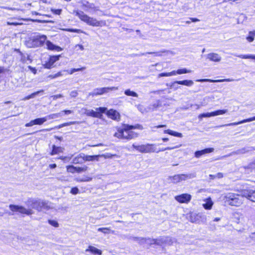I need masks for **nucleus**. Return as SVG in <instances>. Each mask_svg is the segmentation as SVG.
I'll return each mask as SVG.
<instances>
[{
    "label": "nucleus",
    "instance_id": "4be33fe9",
    "mask_svg": "<svg viewBox=\"0 0 255 255\" xmlns=\"http://www.w3.org/2000/svg\"><path fill=\"white\" fill-rule=\"evenodd\" d=\"M84 162V153H81L74 157L72 159L74 164H82Z\"/></svg>",
    "mask_w": 255,
    "mask_h": 255
},
{
    "label": "nucleus",
    "instance_id": "6e6d98bb",
    "mask_svg": "<svg viewBox=\"0 0 255 255\" xmlns=\"http://www.w3.org/2000/svg\"><path fill=\"white\" fill-rule=\"evenodd\" d=\"M246 39L248 40V41H249V42H251L254 41V36L252 34H249V35L247 37Z\"/></svg>",
    "mask_w": 255,
    "mask_h": 255
},
{
    "label": "nucleus",
    "instance_id": "b1692460",
    "mask_svg": "<svg viewBox=\"0 0 255 255\" xmlns=\"http://www.w3.org/2000/svg\"><path fill=\"white\" fill-rule=\"evenodd\" d=\"M52 204L48 201H42V204L41 206V211H46L49 210L50 209H52Z\"/></svg>",
    "mask_w": 255,
    "mask_h": 255
},
{
    "label": "nucleus",
    "instance_id": "a211bd4d",
    "mask_svg": "<svg viewBox=\"0 0 255 255\" xmlns=\"http://www.w3.org/2000/svg\"><path fill=\"white\" fill-rule=\"evenodd\" d=\"M214 150V149L213 148L211 147V148H206V149H203L201 150L196 151L195 152V156L196 158H199L203 155H204L206 153H211V152H213Z\"/></svg>",
    "mask_w": 255,
    "mask_h": 255
},
{
    "label": "nucleus",
    "instance_id": "5701e85b",
    "mask_svg": "<svg viewBox=\"0 0 255 255\" xmlns=\"http://www.w3.org/2000/svg\"><path fill=\"white\" fill-rule=\"evenodd\" d=\"M207 58L211 61L214 62H219L221 60V57L217 53H211L208 54Z\"/></svg>",
    "mask_w": 255,
    "mask_h": 255
},
{
    "label": "nucleus",
    "instance_id": "603ef678",
    "mask_svg": "<svg viewBox=\"0 0 255 255\" xmlns=\"http://www.w3.org/2000/svg\"><path fill=\"white\" fill-rule=\"evenodd\" d=\"M67 31H68L69 32H77V33H79L84 32L82 30H81V29H79L70 28V29H67Z\"/></svg>",
    "mask_w": 255,
    "mask_h": 255
},
{
    "label": "nucleus",
    "instance_id": "e433bc0d",
    "mask_svg": "<svg viewBox=\"0 0 255 255\" xmlns=\"http://www.w3.org/2000/svg\"><path fill=\"white\" fill-rule=\"evenodd\" d=\"M192 72V71L191 70H187L186 68L180 69L177 70V74H182L186 73H189Z\"/></svg>",
    "mask_w": 255,
    "mask_h": 255
},
{
    "label": "nucleus",
    "instance_id": "f257e3e1",
    "mask_svg": "<svg viewBox=\"0 0 255 255\" xmlns=\"http://www.w3.org/2000/svg\"><path fill=\"white\" fill-rule=\"evenodd\" d=\"M129 125L123 124L122 128L118 127L117 131L115 133L114 136L119 139L130 140L138 136V133L131 130L129 127Z\"/></svg>",
    "mask_w": 255,
    "mask_h": 255
},
{
    "label": "nucleus",
    "instance_id": "6e6552de",
    "mask_svg": "<svg viewBox=\"0 0 255 255\" xmlns=\"http://www.w3.org/2000/svg\"><path fill=\"white\" fill-rule=\"evenodd\" d=\"M81 19L87 24L95 26H102L106 25L105 21L97 20L94 17H80Z\"/></svg>",
    "mask_w": 255,
    "mask_h": 255
},
{
    "label": "nucleus",
    "instance_id": "864d4df0",
    "mask_svg": "<svg viewBox=\"0 0 255 255\" xmlns=\"http://www.w3.org/2000/svg\"><path fill=\"white\" fill-rule=\"evenodd\" d=\"M141 240L143 241H144L145 242L149 241V242H150L149 243L151 244H159V243H157V241L154 240H151L150 239H143V238Z\"/></svg>",
    "mask_w": 255,
    "mask_h": 255
},
{
    "label": "nucleus",
    "instance_id": "0e129e2a",
    "mask_svg": "<svg viewBox=\"0 0 255 255\" xmlns=\"http://www.w3.org/2000/svg\"><path fill=\"white\" fill-rule=\"evenodd\" d=\"M28 69H30V70L31 71V72H32L33 73H34V74H35L36 73V71H37V70H36V69L35 68L31 67V66H28Z\"/></svg>",
    "mask_w": 255,
    "mask_h": 255
},
{
    "label": "nucleus",
    "instance_id": "393cba45",
    "mask_svg": "<svg viewBox=\"0 0 255 255\" xmlns=\"http://www.w3.org/2000/svg\"><path fill=\"white\" fill-rule=\"evenodd\" d=\"M20 55V61L23 63L28 64L32 62V60L29 58V56L27 54H24L21 53Z\"/></svg>",
    "mask_w": 255,
    "mask_h": 255
},
{
    "label": "nucleus",
    "instance_id": "c85d7f7f",
    "mask_svg": "<svg viewBox=\"0 0 255 255\" xmlns=\"http://www.w3.org/2000/svg\"><path fill=\"white\" fill-rule=\"evenodd\" d=\"M164 133H168L170 135H173L174 136L181 137H182V134L181 133L177 132L174 131H173L170 129H167L164 131Z\"/></svg>",
    "mask_w": 255,
    "mask_h": 255
},
{
    "label": "nucleus",
    "instance_id": "13d9d810",
    "mask_svg": "<svg viewBox=\"0 0 255 255\" xmlns=\"http://www.w3.org/2000/svg\"><path fill=\"white\" fill-rule=\"evenodd\" d=\"M181 146V144H179V145H176V146H173V147H165V149H166V150H171V149H174L175 148H179Z\"/></svg>",
    "mask_w": 255,
    "mask_h": 255
},
{
    "label": "nucleus",
    "instance_id": "49530a36",
    "mask_svg": "<svg viewBox=\"0 0 255 255\" xmlns=\"http://www.w3.org/2000/svg\"><path fill=\"white\" fill-rule=\"evenodd\" d=\"M128 127L130 128L131 130L133 129H139L141 130L143 129V127L139 124H137L135 126L129 125Z\"/></svg>",
    "mask_w": 255,
    "mask_h": 255
},
{
    "label": "nucleus",
    "instance_id": "69168bd1",
    "mask_svg": "<svg viewBox=\"0 0 255 255\" xmlns=\"http://www.w3.org/2000/svg\"><path fill=\"white\" fill-rule=\"evenodd\" d=\"M86 69L85 67H83L82 68H73V71H74V72H78L80 71H83Z\"/></svg>",
    "mask_w": 255,
    "mask_h": 255
},
{
    "label": "nucleus",
    "instance_id": "a18cd8bd",
    "mask_svg": "<svg viewBox=\"0 0 255 255\" xmlns=\"http://www.w3.org/2000/svg\"><path fill=\"white\" fill-rule=\"evenodd\" d=\"M98 231L104 234H109L110 233V229L108 228H100L98 229Z\"/></svg>",
    "mask_w": 255,
    "mask_h": 255
},
{
    "label": "nucleus",
    "instance_id": "09e8293b",
    "mask_svg": "<svg viewBox=\"0 0 255 255\" xmlns=\"http://www.w3.org/2000/svg\"><path fill=\"white\" fill-rule=\"evenodd\" d=\"M48 223L50 225L55 227H57L59 225L58 222L55 220H49Z\"/></svg>",
    "mask_w": 255,
    "mask_h": 255
},
{
    "label": "nucleus",
    "instance_id": "3c124183",
    "mask_svg": "<svg viewBox=\"0 0 255 255\" xmlns=\"http://www.w3.org/2000/svg\"><path fill=\"white\" fill-rule=\"evenodd\" d=\"M79 192V189L77 187H73L70 191V193L72 194L76 195Z\"/></svg>",
    "mask_w": 255,
    "mask_h": 255
},
{
    "label": "nucleus",
    "instance_id": "ddd939ff",
    "mask_svg": "<svg viewBox=\"0 0 255 255\" xmlns=\"http://www.w3.org/2000/svg\"><path fill=\"white\" fill-rule=\"evenodd\" d=\"M107 116L113 120L119 122L121 120L120 114L116 110L110 109L106 113Z\"/></svg>",
    "mask_w": 255,
    "mask_h": 255
},
{
    "label": "nucleus",
    "instance_id": "c9c22d12",
    "mask_svg": "<svg viewBox=\"0 0 255 255\" xmlns=\"http://www.w3.org/2000/svg\"><path fill=\"white\" fill-rule=\"evenodd\" d=\"M228 111L227 110H217L216 111L213 112V116H216L220 115H223L227 113Z\"/></svg>",
    "mask_w": 255,
    "mask_h": 255
},
{
    "label": "nucleus",
    "instance_id": "e2e57ef3",
    "mask_svg": "<svg viewBox=\"0 0 255 255\" xmlns=\"http://www.w3.org/2000/svg\"><path fill=\"white\" fill-rule=\"evenodd\" d=\"M92 180V178L91 177H88L87 179H79V180H77V181H80V182H87V181H90Z\"/></svg>",
    "mask_w": 255,
    "mask_h": 255
},
{
    "label": "nucleus",
    "instance_id": "c03bdc74",
    "mask_svg": "<svg viewBox=\"0 0 255 255\" xmlns=\"http://www.w3.org/2000/svg\"><path fill=\"white\" fill-rule=\"evenodd\" d=\"M21 19H18V21H8L7 24L8 25H18L22 24V22H21Z\"/></svg>",
    "mask_w": 255,
    "mask_h": 255
},
{
    "label": "nucleus",
    "instance_id": "ea45409f",
    "mask_svg": "<svg viewBox=\"0 0 255 255\" xmlns=\"http://www.w3.org/2000/svg\"><path fill=\"white\" fill-rule=\"evenodd\" d=\"M80 122H79V121H73V122H68V123H64L61 125H60L59 126V128H60L61 127H65V126H70L71 125H75V124H79Z\"/></svg>",
    "mask_w": 255,
    "mask_h": 255
},
{
    "label": "nucleus",
    "instance_id": "dca6fc26",
    "mask_svg": "<svg viewBox=\"0 0 255 255\" xmlns=\"http://www.w3.org/2000/svg\"><path fill=\"white\" fill-rule=\"evenodd\" d=\"M59 57L60 55L51 56L48 61L44 64V67L47 69H50L53 66L54 63L59 60Z\"/></svg>",
    "mask_w": 255,
    "mask_h": 255
},
{
    "label": "nucleus",
    "instance_id": "bb28decb",
    "mask_svg": "<svg viewBox=\"0 0 255 255\" xmlns=\"http://www.w3.org/2000/svg\"><path fill=\"white\" fill-rule=\"evenodd\" d=\"M86 252H90L94 254L98 255H102V251L101 250L92 246H89L88 249L86 250Z\"/></svg>",
    "mask_w": 255,
    "mask_h": 255
},
{
    "label": "nucleus",
    "instance_id": "f704fd0d",
    "mask_svg": "<svg viewBox=\"0 0 255 255\" xmlns=\"http://www.w3.org/2000/svg\"><path fill=\"white\" fill-rule=\"evenodd\" d=\"M41 92H43V90H41L40 91L34 92V93L31 94V95H28V96L25 97L23 99V100H29V99H31V98H33L36 95H38L39 93H41Z\"/></svg>",
    "mask_w": 255,
    "mask_h": 255
},
{
    "label": "nucleus",
    "instance_id": "f03ea898",
    "mask_svg": "<svg viewBox=\"0 0 255 255\" xmlns=\"http://www.w3.org/2000/svg\"><path fill=\"white\" fill-rule=\"evenodd\" d=\"M47 39L44 35L35 34L30 36L25 41V45L29 48L36 47L42 46Z\"/></svg>",
    "mask_w": 255,
    "mask_h": 255
},
{
    "label": "nucleus",
    "instance_id": "412c9836",
    "mask_svg": "<svg viewBox=\"0 0 255 255\" xmlns=\"http://www.w3.org/2000/svg\"><path fill=\"white\" fill-rule=\"evenodd\" d=\"M82 6L83 9L89 11L90 12H92L93 11L95 10L94 4L86 1L82 2Z\"/></svg>",
    "mask_w": 255,
    "mask_h": 255
},
{
    "label": "nucleus",
    "instance_id": "de8ad7c7",
    "mask_svg": "<svg viewBox=\"0 0 255 255\" xmlns=\"http://www.w3.org/2000/svg\"><path fill=\"white\" fill-rule=\"evenodd\" d=\"M53 14L55 15H60L61 14L62 10L61 9H51Z\"/></svg>",
    "mask_w": 255,
    "mask_h": 255
},
{
    "label": "nucleus",
    "instance_id": "0eeeda50",
    "mask_svg": "<svg viewBox=\"0 0 255 255\" xmlns=\"http://www.w3.org/2000/svg\"><path fill=\"white\" fill-rule=\"evenodd\" d=\"M9 208L13 212H18L27 215H30L33 214V211L31 209H27L21 206L11 204L9 206Z\"/></svg>",
    "mask_w": 255,
    "mask_h": 255
},
{
    "label": "nucleus",
    "instance_id": "aec40b11",
    "mask_svg": "<svg viewBox=\"0 0 255 255\" xmlns=\"http://www.w3.org/2000/svg\"><path fill=\"white\" fill-rule=\"evenodd\" d=\"M234 79H223L221 80H211L209 79H203L197 80L196 81L204 82H232L234 81Z\"/></svg>",
    "mask_w": 255,
    "mask_h": 255
},
{
    "label": "nucleus",
    "instance_id": "79ce46f5",
    "mask_svg": "<svg viewBox=\"0 0 255 255\" xmlns=\"http://www.w3.org/2000/svg\"><path fill=\"white\" fill-rule=\"evenodd\" d=\"M67 171L68 172L74 173L76 172V166L73 165H68L66 166Z\"/></svg>",
    "mask_w": 255,
    "mask_h": 255
},
{
    "label": "nucleus",
    "instance_id": "a19ab883",
    "mask_svg": "<svg viewBox=\"0 0 255 255\" xmlns=\"http://www.w3.org/2000/svg\"><path fill=\"white\" fill-rule=\"evenodd\" d=\"M60 117H61V113L51 114V115L47 116L46 117H47V120H48V119H53L58 118Z\"/></svg>",
    "mask_w": 255,
    "mask_h": 255
},
{
    "label": "nucleus",
    "instance_id": "4d7b16f0",
    "mask_svg": "<svg viewBox=\"0 0 255 255\" xmlns=\"http://www.w3.org/2000/svg\"><path fill=\"white\" fill-rule=\"evenodd\" d=\"M35 122H34V120H32L29 123H28L27 124H25V127H32L33 126V125H35Z\"/></svg>",
    "mask_w": 255,
    "mask_h": 255
},
{
    "label": "nucleus",
    "instance_id": "a878e982",
    "mask_svg": "<svg viewBox=\"0 0 255 255\" xmlns=\"http://www.w3.org/2000/svg\"><path fill=\"white\" fill-rule=\"evenodd\" d=\"M64 148L59 146H56L55 145L52 146V150L50 154L51 155H53L59 153H62L63 152Z\"/></svg>",
    "mask_w": 255,
    "mask_h": 255
},
{
    "label": "nucleus",
    "instance_id": "72a5a7b5",
    "mask_svg": "<svg viewBox=\"0 0 255 255\" xmlns=\"http://www.w3.org/2000/svg\"><path fill=\"white\" fill-rule=\"evenodd\" d=\"M65 72V70L59 71L55 74L49 75L48 76V78H50V79H55L57 77L63 76Z\"/></svg>",
    "mask_w": 255,
    "mask_h": 255
},
{
    "label": "nucleus",
    "instance_id": "9d476101",
    "mask_svg": "<svg viewBox=\"0 0 255 255\" xmlns=\"http://www.w3.org/2000/svg\"><path fill=\"white\" fill-rule=\"evenodd\" d=\"M241 193L242 197H246L250 201L255 202V190H243Z\"/></svg>",
    "mask_w": 255,
    "mask_h": 255
},
{
    "label": "nucleus",
    "instance_id": "5fc2aeb1",
    "mask_svg": "<svg viewBox=\"0 0 255 255\" xmlns=\"http://www.w3.org/2000/svg\"><path fill=\"white\" fill-rule=\"evenodd\" d=\"M78 92L77 91L74 90L70 92V95L72 98H75L76 97L78 96Z\"/></svg>",
    "mask_w": 255,
    "mask_h": 255
},
{
    "label": "nucleus",
    "instance_id": "338daca9",
    "mask_svg": "<svg viewBox=\"0 0 255 255\" xmlns=\"http://www.w3.org/2000/svg\"><path fill=\"white\" fill-rule=\"evenodd\" d=\"M163 76L168 77V73H161L158 74V78L163 77Z\"/></svg>",
    "mask_w": 255,
    "mask_h": 255
},
{
    "label": "nucleus",
    "instance_id": "9b49d317",
    "mask_svg": "<svg viewBox=\"0 0 255 255\" xmlns=\"http://www.w3.org/2000/svg\"><path fill=\"white\" fill-rule=\"evenodd\" d=\"M255 150V147L248 146L238 149L231 153V155L246 154Z\"/></svg>",
    "mask_w": 255,
    "mask_h": 255
},
{
    "label": "nucleus",
    "instance_id": "7c9ffc66",
    "mask_svg": "<svg viewBox=\"0 0 255 255\" xmlns=\"http://www.w3.org/2000/svg\"><path fill=\"white\" fill-rule=\"evenodd\" d=\"M234 55L240 57L242 59H251L255 60V55L254 54H241V55H237L234 54Z\"/></svg>",
    "mask_w": 255,
    "mask_h": 255
},
{
    "label": "nucleus",
    "instance_id": "2eb2a0df",
    "mask_svg": "<svg viewBox=\"0 0 255 255\" xmlns=\"http://www.w3.org/2000/svg\"><path fill=\"white\" fill-rule=\"evenodd\" d=\"M42 200L40 199H30L28 203L31 204L32 208L36 209L38 211H41V206L42 204Z\"/></svg>",
    "mask_w": 255,
    "mask_h": 255
},
{
    "label": "nucleus",
    "instance_id": "423d86ee",
    "mask_svg": "<svg viewBox=\"0 0 255 255\" xmlns=\"http://www.w3.org/2000/svg\"><path fill=\"white\" fill-rule=\"evenodd\" d=\"M195 173H191L189 174H177L173 176L169 177V180L170 182L173 183H177L182 181L186 180L188 179H192L195 178L196 177Z\"/></svg>",
    "mask_w": 255,
    "mask_h": 255
},
{
    "label": "nucleus",
    "instance_id": "6ab92c4d",
    "mask_svg": "<svg viewBox=\"0 0 255 255\" xmlns=\"http://www.w3.org/2000/svg\"><path fill=\"white\" fill-rule=\"evenodd\" d=\"M45 42H46L47 48L49 50L56 51L57 52L61 51L62 50V49L60 47L54 45L50 41L46 40Z\"/></svg>",
    "mask_w": 255,
    "mask_h": 255
},
{
    "label": "nucleus",
    "instance_id": "58836bf2",
    "mask_svg": "<svg viewBox=\"0 0 255 255\" xmlns=\"http://www.w3.org/2000/svg\"><path fill=\"white\" fill-rule=\"evenodd\" d=\"M88 168V167L87 166H84L83 167H76V172L81 173L85 172L87 170Z\"/></svg>",
    "mask_w": 255,
    "mask_h": 255
},
{
    "label": "nucleus",
    "instance_id": "cd10ccee",
    "mask_svg": "<svg viewBox=\"0 0 255 255\" xmlns=\"http://www.w3.org/2000/svg\"><path fill=\"white\" fill-rule=\"evenodd\" d=\"M99 155H87L84 153V162L98 160Z\"/></svg>",
    "mask_w": 255,
    "mask_h": 255
},
{
    "label": "nucleus",
    "instance_id": "1a4fd4ad",
    "mask_svg": "<svg viewBox=\"0 0 255 255\" xmlns=\"http://www.w3.org/2000/svg\"><path fill=\"white\" fill-rule=\"evenodd\" d=\"M118 87H104L98 88L94 89V90L89 95L92 96L101 95L105 93H107L110 91L117 90Z\"/></svg>",
    "mask_w": 255,
    "mask_h": 255
},
{
    "label": "nucleus",
    "instance_id": "bf43d9fd",
    "mask_svg": "<svg viewBox=\"0 0 255 255\" xmlns=\"http://www.w3.org/2000/svg\"><path fill=\"white\" fill-rule=\"evenodd\" d=\"M60 113H61V116H62L63 113H64L66 115H68V114H70L73 113V112L72 111H71V110H64V111H61Z\"/></svg>",
    "mask_w": 255,
    "mask_h": 255
},
{
    "label": "nucleus",
    "instance_id": "20e7f679",
    "mask_svg": "<svg viewBox=\"0 0 255 255\" xmlns=\"http://www.w3.org/2000/svg\"><path fill=\"white\" fill-rule=\"evenodd\" d=\"M84 114L88 116L94 118H101L102 114L106 113L107 108L105 107H99L95 109V111L87 108H83L82 109Z\"/></svg>",
    "mask_w": 255,
    "mask_h": 255
},
{
    "label": "nucleus",
    "instance_id": "f3484780",
    "mask_svg": "<svg viewBox=\"0 0 255 255\" xmlns=\"http://www.w3.org/2000/svg\"><path fill=\"white\" fill-rule=\"evenodd\" d=\"M253 121H255V116L253 117L252 118H249V119L243 120L241 121L238 122L231 123L226 124V125H221V126H219V127H226V126H237V125H240V124H244V123H245L252 122Z\"/></svg>",
    "mask_w": 255,
    "mask_h": 255
},
{
    "label": "nucleus",
    "instance_id": "680f3d73",
    "mask_svg": "<svg viewBox=\"0 0 255 255\" xmlns=\"http://www.w3.org/2000/svg\"><path fill=\"white\" fill-rule=\"evenodd\" d=\"M168 77L175 75L176 74H177V71L174 70L170 72H168Z\"/></svg>",
    "mask_w": 255,
    "mask_h": 255
},
{
    "label": "nucleus",
    "instance_id": "37998d69",
    "mask_svg": "<svg viewBox=\"0 0 255 255\" xmlns=\"http://www.w3.org/2000/svg\"><path fill=\"white\" fill-rule=\"evenodd\" d=\"M213 113H203L199 115L198 118L199 119H202V118H209L211 117H213Z\"/></svg>",
    "mask_w": 255,
    "mask_h": 255
},
{
    "label": "nucleus",
    "instance_id": "c756f323",
    "mask_svg": "<svg viewBox=\"0 0 255 255\" xmlns=\"http://www.w3.org/2000/svg\"><path fill=\"white\" fill-rule=\"evenodd\" d=\"M213 203L211 200V198L207 199L205 203L203 204V207L207 210H210L212 208Z\"/></svg>",
    "mask_w": 255,
    "mask_h": 255
},
{
    "label": "nucleus",
    "instance_id": "4468645a",
    "mask_svg": "<svg viewBox=\"0 0 255 255\" xmlns=\"http://www.w3.org/2000/svg\"><path fill=\"white\" fill-rule=\"evenodd\" d=\"M194 84V82L191 80H185L182 81H176L171 84H167V86H170V87H174L176 84H179L185 85L188 87L192 86Z\"/></svg>",
    "mask_w": 255,
    "mask_h": 255
},
{
    "label": "nucleus",
    "instance_id": "774afa93",
    "mask_svg": "<svg viewBox=\"0 0 255 255\" xmlns=\"http://www.w3.org/2000/svg\"><path fill=\"white\" fill-rule=\"evenodd\" d=\"M137 109L140 111L141 112L143 113V111H142V106L139 104L138 105H136Z\"/></svg>",
    "mask_w": 255,
    "mask_h": 255
},
{
    "label": "nucleus",
    "instance_id": "39448f33",
    "mask_svg": "<svg viewBox=\"0 0 255 255\" xmlns=\"http://www.w3.org/2000/svg\"><path fill=\"white\" fill-rule=\"evenodd\" d=\"M132 147L141 153H150L156 151V145L154 144H146L137 145L133 143Z\"/></svg>",
    "mask_w": 255,
    "mask_h": 255
},
{
    "label": "nucleus",
    "instance_id": "4c0bfd02",
    "mask_svg": "<svg viewBox=\"0 0 255 255\" xmlns=\"http://www.w3.org/2000/svg\"><path fill=\"white\" fill-rule=\"evenodd\" d=\"M160 241H161L163 243H164L169 245H170L172 243V239L169 237L162 238Z\"/></svg>",
    "mask_w": 255,
    "mask_h": 255
},
{
    "label": "nucleus",
    "instance_id": "f8f14e48",
    "mask_svg": "<svg viewBox=\"0 0 255 255\" xmlns=\"http://www.w3.org/2000/svg\"><path fill=\"white\" fill-rule=\"evenodd\" d=\"M175 199L180 203H188L191 199L190 194L185 193L175 197Z\"/></svg>",
    "mask_w": 255,
    "mask_h": 255
},
{
    "label": "nucleus",
    "instance_id": "052dcab7",
    "mask_svg": "<svg viewBox=\"0 0 255 255\" xmlns=\"http://www.w3.org/2000/svg\"><path fill=\"white\" fill-rule=\"evenodd\" d=\"M51 97L53 98V99L54 100H56L58 98L63 97V95L61 94H58V95H53Z\"/></svg>",
    "mask_w": 255,
    "mask_h": 255
},
{
    "label": "nucleus",
    "instance_id": "473e14b6",
    "mask_svg": "<svg viewBox=\"0 0 255 255\" xmlns=\"http://www.w3.org/2000/svg\"><path fill=\"white\" fill-rule=\"evenodd\" d=\"M34 120L35 125H41L43 124L44 122L47 121V117L37 118Z\"/></svg>",
    "mask_w": 255,
    "mask_h": 255
},
{
    "label": "nucleus",
    "instance_id": "7ed1b4c3",
    "mask_svg": "<svg viewBox=\"0 0 255 255\" xmlns=\"http://www.w3.org/2000/svg\"><path fill=\"white\" fill-rule=\"evenodd\" d=\"M225 202L230 205L239 206L243 203L242 197L232 193H227L224 196Z\"/></svg>",
    "mask_w": 255,
    "mask_h": 255
},
{
    "label": "nucleus",
    "instance_id": "2f4dec72",
    "mask_svg": "<svg viewBox=\"0 0 255 255\" xmlns=\"http://www.w3.org/2000/svg\"><path fill=\"white\" fill-rule=\"evenodd\" d=\"M124 93L126 95L128 96H131L134 97H138V94L136 92L133 91H131L129 89L126 90L124 92Z\"/></svg>",
    "mask_w": 255,
    "mask_h": 255
},
{
    "label": "nucleus",
    "instance_id": "8fccbe9b",
    "mask_svg": "<svg viewBox=\"0 0 255 255\" xmlns=\"http://www.w3.org/2000/svg\"><path fill=\"white\" fill-rule=\"evenodd\" d=\"M146 54H154L156 56H161V54L160 52H147ZM145 53H140L138 54H136V56H142L145 55Z\"/></svg>",
    "mask_w": 255,
    "mask_h": 255
}]
</instances>
